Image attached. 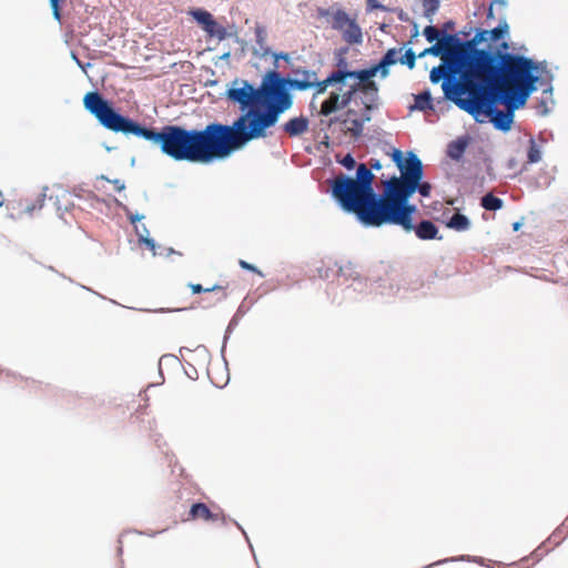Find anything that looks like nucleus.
Wrapping results in <instances>:
<instances>
[{"label":"nucleus","instance_id":"f257e3e1","mask_svg":"<svg viewBox=\"0 0 568 568\" xmlns=\"http://www.w3.org/2000/svg\"><path fill=\"white\" fill-rule=\"evenodd\" d=\"M422 178V161L414 156L404 176L384 181L383 193L378 195L373 189L374 174L362 163L357 166L355 179L344 174L336 176L332 193L345 211L354 213L365 225H398L405 232H412L413 214L417 209L409 204V197L416 191L423 196H429L432 190L428 182H420Z\"/></svg>","mask_w":568,"mask_h":568},{"label":"nucleus","instance_id":"f03ea898","mask_svg":"<svg viewBox=\"0 0 568 568\" xmlns=\"http://www.w3.org/2000/svg\"><path fill=\"white\" fill-rule=\"evenodd\" d=\"M85 109L108 130L133 134L158 145L161 152L174 161L209 163L223 159L239 150V135L225 124L211 123L203 130L185 129L180 125H164L160 131L144 128L138 122L118 113L98 92L84 95Z\"/></svg>","mask_w":568,"mask_h":568},{"label":"nucleus","instance_id":"7ed1b4c3","mask_svg":"<svg viewBox=\"0 0 568 568\" xmlns=\"http://www.w3.org/2000/svg\"><path fill=\"white\" fill-rule=\"evenodd\" d=\"M532 91V59L505 53L499 64L456 95L455 103L476 120L488 118L494 126L508 131L514 112L524 106Z\"/></svg>","mask_w":568,"mask_h":568},{"label":"nucleus","instance_id":"20e7f679","mask_svg":"<svg viewBox=\"0 0 568 568\" xmlns=\"http://www.w3.org/2000/svg\"><path fill=\"white\" fill-rule=\"evenodd\" d=\"M242 87L231 88L226 97L232 102L240 104L243 112L232 125H226L231 132L239 135L235 146L240 150L248 142L267 136V130L276 124L280 118L274 121L263 122L261 119L270 111L271 102L264 93V87L270 84L267 75L258 89H254L247 81H242Z\"/></svg>","mask_w":568,"mask_h":568},{"label":"nucleus","instance_id":"39448f33","mask_svg":"<svg viewBox=\"0 0 568 568\" xmlns=\"http://www.w3.org/2000/svg\"><path fill=\"white\" fill-rule=\"evenodd\" d=\"M437 42L442 48L443 60L450 63V71L460 72V79L454 82L456 95H465V89L496 68L506 53L475 50L473 54H467L465 42L455 34H445Z\"/></svg>","mask_w":568,"mask_h":568},{"label":"nucleus","instance_id":"423d86ee","mask_svg":"<svg viewBox=\"0 0 568 568\" xmlns=\"http://www.w3.org/2000/svg\"><path fill=\"white\" fill-rule=\"evenodd\" d=\"M294 78H283L276 71L267 73L270 84L264 87V93L271 102L270 111L262 116L263 122L274 121L293 105L290 89L306 91L316 83V72L303 68L293 69Z\"/></svg>","mask_w":568,"mask_h":568},{"label":"nucleus","instance_id":"0eeeda50","mask_svg":"<svg viewBox=\"0 0 568 568\" xmlns=\"http://www.w3.org/2000/svg\"><path fill=\"white\" fill-rule=\"evenodd\" d=\"M318 16L327 18L332 29L342 34L347 44H361L363 42V32L355 18H351L343 9L333 8L317 10Z\"/></svg>","mask_w":568,"mask_h":568},{"label":"nucleus","instance_id":"6e6552de","mask_svg":"<svg viewBox=\"0 0 568 568\" xmlns=\"http://www.w3.org/2000/svg\"><path fill=\"white\" fill-rule=\"evenodd\" d=\"M555 75L551 70L548 69L546 61L535 60V92L541 91V97L538 102L535 103V110L540 115H548L556 102L554 99V87L552 81Z\"/></svg>","mask_w":568,"mask_h":568},{"label":"nucleus","instance_id":"1a4fd4ad","mask_svg":"<svg viewBox=\"0 0 568 568\" xmlns=\"http://www.w3.org/2000/svg\"><path fill=\"white\" fill-rule=\"evenodd\" d=\"M334 87L336 89L329 93L328 98L321 105L320 113L324 116L346 108L356 93L355 83H349L348 80L336 82Z\"/></svg>","mask_w":568,"mask_h":568},{"label":"nucleus","instance_id":"9d476101","mask_svg":"<svg viewBox=\"0 0 568 568\" xmlns=\"http://www.w3.org/2000/svg\"><path fill=\"white\" fill-rule=\"evenodd\" d=\"M185 520L219 521L224 520L222 511H212L204 503H195L191 506Z\"/></svg>","mask_w":568,"mask_h":568},{"label":"nucleus","instance_id":"9b49d317","mask_svg":"<svg viewBox=\"0 0 568 568\" xmlns=\"http://www.w3.org/2000/svg\"><path fill=\"white\" fill-rule=\"evenodd\" d=\"M429 78L433 83H438L442 79H444L442 88L445 95L449 99H453L454 101L456 100L457 97L454 90L455 81H452L449 78L448 68L445 64L433 68Z\"/></svg>","mask_w":568,"mask_h":568},{"label":"nucleus","instance_id":"f8f14e48","mask_svg":"<svg viewBox=\"0 0 568 568\" xmlns=\"http://www.w3.org/2000/svg\"><path fill=\"white\" fill-rule=\"evenodd\" d=\"M193 16L209 34L217 36L220 39L224 38L225 29L217 24L209 11L197 10L193 12Z\"/></svg>","mask_w":568,"mask_h":568},{"label":"nucleus","instance_id":"ddd939ff","mask_svg":"<svg viewBox=\"0 0 568 568\" xmlns=\"http://www.w3.org/2000/svg\"><path fill=\"white\" fill-rule=\"evenodd\" d=\"M339 72L341 75H343V80H353V83H364L371 81L372 78L377 74V72L381 73V69L377 68V64H374L371 68L364 70L347 71L339 69Z\"/></svg>","mask_w":568,"mask_h":568},{"label":"nucleus","instance_id":"4468645a","mask_svg":"<svg viewBox=\"0 0 568 568\" xmlns=\"http://www.w3.org/2000/svg\"><path fill=\"white\" fill-rule=\"evenodd\" d=\"M308 119L301 115L290 119L284 125L283 130L288 136L302 135L308 130Z\"/></svg>","mask_w":568,"mask_h":568},{"label":"nucleus","instance_id":"2eb2a0df","mask_svg":"<svg viewBox=\"0 0 568 568\" xmlns=\"http://www.w3.org/2000/svg\"><path fill=\"white\" fill-rule=\"evenodd\" d=\"M356 92H362L367 97V101L364 102L365 109L371 111L373 103L377 100L378 87L375 81L371 80L364 83H355Z\"/></svg>","mask_w":568,"mask_h":568},{"label":"nucleus","instance_id":"dca6fc26","mask_svg":"<svg viewBox=\"0 0 568 568\" xmlns=\"http://www.w3.org/2000/svg\"><path fill=\"white\" fill-rule=\"evenodd\" d=\"M402 49L392 48L386 51L379 63H377V68L381 69L382 78H386L389 73L388 68L399 62Z\"/></svg>","mask_w":568,"mask_h":568},{"label":"nucleus","instance_id":"f3484780","mask_svg":"<svg viewBox=\"0 0 568 568\" xmlns=\"http://www.w3.org/2000/svg\"><path fill=\"white\" fill-rule=\"evenodd\" d=\"M354 113L355 112L353 110H348L346 113L347 119L344 120V123L346 124L347 132H349L353 138L357 139L363 133L364 122L369 121L371 118L367 115L363 119H351L349 116Z\"/></svg>","mask_w":568,"mask_h":568},{"label":"nucleus","instance_id":"a211bd4d","mask_svg":"<svg viewBox=\"0 0 568 568\" xmlns=\"http://www.w3.org/2000/svg\"><path fill=\"white\" fill-rule=\"evenodd\" d=\"M412 231H415L416 236L420 240H434L437 237L438 229L430 221H422Z\"/></svg>","mask_w":568,"mask_h":568},{"label":"nucleus","instance_id":"6ab92c4d","mask_svg":"<svg viewBox=\"0 0 568 568\" xmlns=\"http://www.w3.org/2000/svg\"><path fill=\"white\" fill-rule=\"evenodd\" d=\"M343 80V75H341L339 69L333 71L326 79L323 81H318L316 77V83L313 88H315L314 97L324 93L329 85H335L336 82H341Z\"/></svg>","mask_w":568,"mask_h":568},{"label":"nucleus","instance_id":"aec40b11","mask_svg":"<svg viewBox=\"0 0 568 568\" xmlns=\"http://www.w3.org/2000/svg\"><path fill=\"white\" fill-rule=\"evenodd\" d=\"M189 287L193 294H200L202 292L203 293L214 292L219 295L216 298L217 302L224 301L227 297L226 286H223V285H213L212 287L204 288V287H202L201 284L191 283V284H189Z\"/></svg>","mask_w":568,"mask_h":568},{"label":"nucleus","instance_id":"412c9836","mask_svg":"<svg viewBox=\"0 0 568 568\" xmlns=\"http://www.w3.org/2000/svg\"><path fill=\"white\" fill-rule=\"evenodd\" d=\"M466 139H457L452 141L447 146V155L453 160H460L467 148Z\"/></svg>","mask_w":568,"mask_h":568},{"label":"nucleus","instance_id":"4be33fe9","mask_svg":"<svg viewBox=\"0 0 568 568\" xmlns=\"http://www.w3.org/2000/svg\"><path fill=\"white\" fill-rule=\"evenodd\" d=\"M45 201V194L40 193L37 195L34 200H26L20 203L21 211L28 215H32L36 211H39L43 207Z\"/></svg>","mask_w":568,"mask_h":568},{"label":"nucleus","instance_id":"5701e85b","mask_svg":"<svg viewBox=\"0 0 568 568\" xmlns=\"http://www.w3.org/2000/svg\"><path fill=\"white\" fill-rule=\"evenodd\" d=\"M469 226L470 222L468 217L460 213H455L447 223V227L458 232L466 231Z\"/></svg>","mask_w":568,"mask_h":568},{"label":"nucleus","instance_id":"b1692460","mask_svg":"<svg viewBox=\"0 0 568 568\" xmlns=\"http://www.w3.org/2000/svg\"><path fill=\"white\" fill-rule=\"evenodd\" d=\"M415 108L419 111L434 109L429 91H424L415 97Z\"/></svg>","mask_w":568,"mask_h":568},{"label":"nucleus","instance_id":"393cba45","mask_svg":"<svg viewBox=\"0 0 568 568\" xmlns=\"http://www.w3.org/2000/svg\"><path fill=\"white\" fill-rule=\"evenodd\" d=\"M392 156H393V161L396 163L397 168L399 169V171L402 173L400 176H404V172L407 171L410 159L414 156H417V155L414 153H409L408 156L404 160L402 151L395 149L393 151Z\"/></svg>","mask_w":568,"mask_h":568},{"label":"nucleus","instance_id":"a878e982","mask_svg":"<svg viewBox=\"0 0 568 568\" xmlns=\"http://www.w3.org/2000/svg\"><path fill=\"white\" fill-rule=\"evenodd\" d=\"M488 40V30L478 31L471 40L465 42L467 54H473V52L477 50L475 48L477 44Z\"/></svg>","mask_w":568,"mask_h":568},{"label":"nucleus","instance_id":"bb28decb","mask_svg":"<svg viewBox=\"0 0 568 568\" xmlns=\"http://www.w3.org/2000/svg\"><path fill=\"white\" fill-rule=\"evenodd\" d=\"M481 206L487 211H497L503 207L501 199L488 193L481 197Z\"/></svg>","mask_w":568,"mask_h":568},{"label":"nucleus","instance_id":"cd10ccee","mask_svg":"<svg viewBox=\"0 0 568 568\" xmlns=\"http://www.w3.org/2000/svg\"><path fill=\"white\" fill-rule=\"evenodd\" d=\"M555 168L551 170H540L537 176H535V186H548L549 183L555 179Z\"/></svg>","mask_w":568,"mask_h":568},{"label":"nucleus","instance_id":"c85d7f7f","mask_svg":"<svg viewBox=\"0 0 568 568\" xmlns=\"http://www.w3.org/2000/svg\"><path fill=\"white\" fill-rule=\"evenodd\" d=\"M266 38H267V33H266L265 28L262 26H256L255 27V39H256V43L258 44L260 49L263 50V55H266L268 53V49L265 47Z\"/></svg>","mask_w":568,"mask_h":568},{"label":"nucleus","instance_id":"c756f323","mask_svg":"<svg viewBox=\"0 0 568 568\" xmlns=\"http://www.w3.org/2000/svg\"><path fill=\"white\" fill-rule=\"evenodd\" d=\"M423 8L425 17L430 19L439 8V0H423Z\"/></svg>","mask_w":568,"mask_h":568},{"label":"nucleus","instance_id":"7c9ffc66","mask_svg":"<svg viewBox=\"0 0 568 568\" xmlns=\"http://www.w3.org/2000/svg\"><path fill=\"white\" fill-rule=\"evenodd\" d=\"M507 30H508L507 23L499 24L498 27L488 31V38L491 41H497L504 37V34L507 32Z\"/></svg>","mask_w":568,"mask_h":568},{"label":"nucleus","instance_id":"2f4dec72","mask_svg":"<svg viewBox=\"0 0 568 568\" xmlns=\"http://www.w3.org/2000/svg\"><path fill=\"white\" fill-rule=\"evenodd\" d=\"M399 63L407 65L409 69H413L416 63V54L412 49L406 50L404 55L400 57Z\"/></svg>","mask_w":568,"mask_h":568},{"label":"nucleus","instance_id":"473e14b6","mask_svg":"<svg viewBox=\"0 0 568 568\" xmlns=\"http://www.w3.org/2000/svg\"><path fill=\"white\" fill-rule=\"evenodd\" d=\"M143 232L144 233H139V242L144 243L148 246V248L151 250L153 254H155L154 241L149 237V231L145 227L143 229Z\"/></svg>","mask_w":568,"mask_h":568},{"label":"nucleus","instance_id":"72a5a7b5","mask_svg":"<svg viewBox=\"0 0 568 568\" xmlns=\"http://www.w3.org/2000/svg\"><path fill=\"white\" fill-rule=\"evenodd\" d=\"M424 36L426 38V40L428 42H433L435 40L438 41L439 36H440V32L438 31V29L436 27H433V26H427L425 29H424Z\"/></svg>","mask_w":568,"mask_h":568},{"label":"nucleus","instance_id":"f704fd0d","mask_svg":"<svg viewBox=\"0 0 568 568\" xmlns=\"http://www.w3.org/2000/svg\"><path fill=\"white\" fill-rule=\"evenodd\" d=\"M442 48H440V44H438V42H436L434 45L429 47V48H426L424 51H422L418 57L419 58H424L428 54H432V55H442Z\"/></svg>","mask_w":568,"mask_h":568},{"label":"nucleus","instance_id":"c9c22d12","mask_svg":"<svg viewBox=\"0 0 568 568\" xmlns=\"http://www.w3.org/2000/svg\"><path fill=\"white\" fill-rule=\"evenodd\" d=\"M239 264H240V266L243 270H247V271H251L253 273H256L260 276H264L263 273L256 266H254L253 264L247 263L244 260H240Z\"/></svg>","mask_w":568,"mask_h":568},{"label":"nucleus","instance_id":"e433bc0d","mask_svg":"<svg viewBox=\"0 0 568 568\" xmlns=\"http://www.w3.org/2000/svg\"><path fill=\"white\" fill-rule=\"evenodd\" d=\"M549 551V548L546 546V544L540 545L539 547L535 548V564L541 559V557Z\"/></svg>","mask_w":568,"mask_h":568},{"label":"nucleus","instance_id":"4c0bfd02","mask_svg":"<svg viewBox=\"0 0 568 568\" xmlns=\"http://www.w3.org/2000/svg\"><path fill=\"white\" fill-rule=\"evenodd\" d=\"M50 6L52 8L53 17L60 21L61 14H60V8H59V0H50Z\"/></svg>","mask_w":568,"mask_h":568},{"label":"nucleus","instance_id":"58836bf2","mask_svg":"<svg viewBox=\"0 0 568 568\" xmlns=\"http://www.w3.org/2000/svg\"><path fill=\"white\" fill-rule=\"evenodd\" d=\"M343 165L345 168H347L348 170L353 169L355 166V160L352 155L347 154L343 161H342Z\"/></svg>","mask_w":568,"mask_h":568},{"label":"nucleus","instance_id":"ea45409f","mask_svg":"<svg viewBox=\"0 0 568 568\" xmlns=\"http://www.w3.org/2000/svg\"><path fill=\"white\" fill-rule=\"evenodd\" d=\"M549 138H552V133L551 132H540L538 134V139L540 141V143H546L548 141Z\"/></svg>","mask_w":568,"mask_h":568},{"label":"nucleus","instance_id":"a19ab883","mask_svg":"<svg viewBox=\"0 0 568 568\" xmlns=\"http://www.w3.org/2000/svg\"><path fill=\"white\" fill-rule=\"evenodd\" d=\"M367 7L369 10L384 9L377 0H367Z\"/></svg>","mask_w":568,"mask_h":568},{"label":"nucleus","instance_id":"79ce46f5","mask_svg":"<svg viewBox=\"0 0 568 568\" xmlns=\"http://www.w3.org/2000/svg\"><path fill=\"white\" fill-rule=\"evenodd\" d=\"M561 541V538L558 536L557 532H554L549 538H548V542L549 544H554V546H557L559 545Z\"/></svg>","mask_w":568,"mask_h":568},{"label":"nucleus","instance_id":"37998d69","mask_svg":"<svg viewBox=\"0 0 568 568\" xmlns=\"http://www.w3.org/2000/svg\"><path fill=\"white\" fill-rule=\"evenodd\" d=\"M541 160V150L535 142V164Z\"/></svg>","mask_w":568,"mask_h":568},{"label":"nucleus","instance_id":"c03bdc74","mask_svg":"<svg viewBox=\"0 0 568 568\" xmlns=\"http://www.w3.org/2000/svg\"><path fill=\"white\" fill-rule=\"evenodd\" d=\"M369 165L374 170H381L382 169L381 162L378 160H375V159H371Z\"/></svg>","mask_w":568,"mask_h":568},{"label":"nucleus","instance_id":"a18cd8bd","mask_svg":"<svg viewBox=\"0 0 568 568\" xmlns=\"http://www.w3.org/2000/svg\"><path fill=\"white\" fill-rule=\"evenodd\" d=\"M112 183H113L114 189H115L116 191H122V190H124V187H125V186H124V183H123L122 181H120V180H114Z\"/></svg>","mask_w":568,"mask_h":568},{"label":"nucleus","instance_id":"49530a36","mask_svg":"<svg viewBox=\"0 0 568 568\" xmlns=\"http://www.w3.org/2000/svg\"><path fill=\"white\" fill-rule=\"evenodd\" d=\"M529 148L527 149V159L529 162H532V139L529 140Z\"/></svg>","mask_w":568,"mask_h":568},{"label":"nucleus","instance_id":"de8ad7c7","mask_svg":"<svg viewBox=\"0 0 568 568\" xmlns=\"http://www.w3.org/2000/svg\"><path fill=\"white\" fill-rule=\"evenodd\" d=\"M453 29H454V22H452V21H447V22H445V23H444V26H443V31H444V32H446V31H448V30H453Z\"/></svg>","mask_w":568,"mask_h":568},{"label":"nucleus","instance_id":"09e8293b","mask_svg":"<svg viewBox=\"0 0 568 568\" xmlns=\"http://www.w3.org/2000/svg\"><path fill=\"white\" fill-rule=\"evenodd\" d=\"M275 59H283L285 61H288L290 57L287 53L282 52L280 54H275Z\"/></svg>","mask_w":568,"mask_h":568},{"label":"nucleus","instance_id":"8fccbe9b","mask_svg":"<svg viewBox=\"0 0 568 568\" xmlns=\"http://www.w3.org/2000/svg\"><path fill=\"white\" fill-rule=\"evenodd\" d=\"M513 226H514V230H515V231H518V230H519V227H520V224H519L518 222H516V223H514V225H513Z\"/></svg>","mask_w":568,"mask_h":568},{"label":"nucleus","instance_id":"3c124183","mask_svg":"<svg viewBox=\"0 0 568 568\" xmlns=\"http://www.w3.org/2000/svg\"><path fill=\"white\" fill-rule=\"evenodd\" d=\"M141 217L139 216H131L130 220L132 223H135L136 220H140Z\"/></svg>","mask_w":568,"mask_h":568},{"label":"nucleus","instance_id":"603ef678","mask_svg":"<svg viewBox=\"0 0 568 568\" xmlns=\"http://www.w3.org/2000/svg\"><path fill=\"white\" fill-rule=\"evenodd\" d=\"M491 17H493V7L490 6L489 11H488V18H491Z\"/></svg>","mask_w":568,"mask_h":568},{"label":"nucleus","instance_id":"864d4df0","mask_svg":"<svg viewBox=\"0 0 568 568\" xmlns=\"http://www.w3.org/2000/svg\"><path fill=\"white\" fill-rule=\"evenodd\" d=\"M539 277L540 276L537 273H535L534 278H539Z\"/></svg>","mask_w":568,"mask_h":568},{"label":"nucleus","instance_id":"5fc2aeb1","mask_svg":"<svg viewBox=\"0 0 568 568\" xmlns=\"http://www.w3.org/2000/svg\"><path fill=\"white\" fill-rule=\"evenodd\" d=\"M0 206H2V202L0 201Z\"/></svg>","mask_w":568,"mask_h":568}]
</instances>
